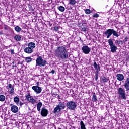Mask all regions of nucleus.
I'll use <instances>...</instances> for the list:
<instances>
[{
  "instance_id": "obj_23",
  "label": "nucleus",
  "mask_w": 129,
  "mask_h": 129,
  "mask_svg": "<svg viewBox=\"0 0 129 129\" xmlns=\"http://www.w3.org/2000/svg\"><path fill=\"white\" fill-rule=\"evenodd\" d=\"M15 31L17 32V33H20L21 31H22V28L20 27V26H17L14 28Z\"/></svg>"
},
{
  "instance_id": "obj_17",
  "label": "nucleus",
  "mask_w": 129,
  "mask_h": 129,
  "mask_svg": "<svg viewBox=\"0 0 129 129\" xmlns=\"http://www.w3.org/2000/svg\"><path fill=\"white\" fill-rule=\"evenodd\" d=\"M28 47H29L31 50H34L36 47V44L34 42H30L27 45Z\"/></svg>"
},
{
  "instance_id": "obj_21",
  "label": "nucleus",
  "mask_w": 129,
  "mask_h": 129,
  "mask_svg": "<svg viewBox=\"0 0 129 129\" xmlns=\"http://www.w3.org/2000/svg\"><path fill=\"white\" fill-rule=\"evenodd\" d=\"M94 67L95 69V70H97L99 69V71H100V67L99 65H97V63H96V62H94Z\"/></svg>"
},
{
  "instance_id": "obj_12",
  "label": "nucleus",
  "mask_w": 129,
  "mask_h": 129,
  "mask_svg": "<svg viewBox=\"0 0 129 129\" xmlns=\"http://www.w3.org/2000/svg\"><path fill=\"white\" fill-rule=\"evenodd\" d=\"M32 89L37 94H40V93L42 92V88L38 87V86H32Z\"/></svg>"
},
{
  "instance_id": "obj_36",
  "label": "nucleus",
  "mask_w": 129,
  "mask_h": 129,
  "mask_svg": "<svg viewBox=\"0 0 129 129\" xmlns=\"http://www.w3.org/2000/svg\"><path fill=\"white\" fill-rule=\"evenodd\" d=\"M10 53H11V54H15V51H14V49H11Z\"/></svg>"
},
{
  "instance_id": "obj_37",
  "label": "nucleus",
  "mask_w": 129,
  "mask_h": 129,
  "mask_svg": "<svg viewBox=\"0 0 129 129\" xmlns=\"http://www.w3.org/2000/svg\"><path fill=\"white\" fill-rule=\"evenodd\" d=\"M95 75H98V73L99 72V69L96 70Z\"/></svg>"
},
{
  "instance_id": "obj_26",
  "label": "nucleus",
  "mask_w": 129,
  "mask_h": 129,
  "mask_svg": "<svg viewBox=\"0 0 129 129\" xmlns=\"http://www.w3.org/2000/svg\"><path fill=\"white\" fill-rule=\"evenodd\" d=\"M108 80H109L108 78H106L105 77H103L102 78V81H103V82H104V83L108 82Z\"/></svg>"
},
{
  "instance_id": "obj_11",
  "label": "nucleus",
  "mask_w": 129,
  "mask_h": 129,
  "mask_svg": "<svg viewBox=\"0 0 129 129\" xmlns=\"http://www.w3.org/2000/svg\"><path fill=\"white\" fill-rule=\"evenodd\" d=\"M7 89L9 91V93L11 95H13V94H15V87L13 85H12L11 84H9L7 86Z\"/></svg>"
},
{
  "instance_id": "obj_5",
  "label": "nucleus",
  "mask_w": 129,
  "mask_h": 129,
  "mask_svg": "<svg viewBox=\"0 0 129 129\" xmlns=\"http://www.w3.org/2000/svg\"><path fill=\"white\" fill-rule=\"evenodd\" d=\"M65 107H66V106L63 103L59 102L58 105L54 109L53 113L56 114L60 112V111L64 109Z\"/></svg>"
},
{
  "instance_id": "obj_39",
  "label": "nucleus",
  "mask_w": 129,
  "mask_h": 129,
  "mask_svg": "<svg viewBox=\"0 0 129 129\" xmlns=\"http://www.w3.org/2000/svg\"><path fill=\"white\" fill-rule=\"evenodd\" d=\"M127 41H128V38H127V37H126L124 40V42H127Z\"/></svg>"
},
{
  "instance_id": "obj_46",
  "label": "nucleus",
  "mask_w": 129,
  "mask_h": 129,
  "mask_svg": "<svg viewBox=\"0 0 129 129\" xmlns=\"http://www.w3.org/2000/svg\"><path fill=\"white\" fill-rule=\"evenodd\" d=\"M119 42H121V40H120Z\"/></svg>"
},
{
  "instance_id": "obj_34",
  "label": "nucleus",
  "mask_w": 129,
  "mask_h": 129,
  "mask_svg": "<svg viewBox=\"0 0 129 129\" xmlns=\"http://www.w3.org/2000/svg\"><path fill=\"white\" fill-rule=\"evenodd\" d=\"M54 31H55V32H58V31H59V28L57 26L54 27Z\"/></svg>"
},
{
  "instance_id": "obj_20",
  "label": "nucleus",
  "mask_w": 129,
  "mask_h": 129,
  "mask_svg": "<svg viewBox=\"0 0 129 129\" xmlns=\"http://www.w3.org/2000/svg\"><path fill=\"white\" fill-rule=\"evenodd\" d=\"M13 100L17 105H20V98L18 96L15 97Z\"/></svg>"
},
{
  "instance_id": "obj_29",
  "label": "nucleus",
  "mask_w": 129,
  "mask_h": 129,
  "mask_svg": "<svg viewBox=\"0 0 129 129\" xmlns=\"http://www.w3.org/2000/svg\"><path fill=\"white\" fill-rule=\"evenodd\" d=\"M58 10L60 12H64V11H65V8H64V7L63 6H60V7H59Z\"/></svg>"
},
{
  "instance_id": "obj_8",
  "label": "nucleus",
  "mask_w": 129,
  "mask_h": 129,
  "mask_svg": "<svg viewBox=\"0 0 129 129\" xmlns=\"http://www.w3.org/2000/svg\"><path fill=\"white\" fill-rule=\"evenodd\" d=\"M25 97L27 100H28L29 102L32 103V104H35V103H37V101L31 96V93H27Z\"/></svg>"
},
{
  "instance_id": "obj_24",
  "label": "nucleus",
  "mask_w": 129,
  "mask_h": 129,
  "mask_svg": "<svg viewBox=\"0 0 129 129\" xmlns=\"http://www.w3.org/2000/svg\"><path fill=\"white\" fill-rule=\"evenodd\" d=\"M6 100V96L4 95H0V101L4 102Z\"/></svg>"
},
{
  "instance_id": "obj_27",
  "label": "nucleus",
  "mask_w": 129,
  "mask_h": 129,
  "mask_svg": "<svg viewBox=\"0 0 129 129\" xmlns=\"http://www.w3.org/2000/svg\"><path fill=\"white\" fill-rule=\"evenodd\" d=\"M80 125H81V129H86V127H85V125L84 124V123L83 121L80 122Z\"/></svg>"
},
{
  "instance_id": "obj_22",
  "label": "nucleus",
  "mask_w": 129,
  "mask_h": 129,
  "mask_svg": "<svg viewBox=\"0 0 129 129\" xmlns=\"http://www.w3.org/2000/svg\"><path fill=\"white\" fill-rule=\"evenodd\" d=\"M42 105H43V104H42L41 102H39L37 104V109L38 111H40L41 110V107H42Z\"/></svg>"
},
{
  "instance_id": "obj_10",
  "label": "nucleus",
  "mask_w": 129,
  "mask_h": 129,
  "mask_svg": "<svg viewBox=\"0 0 129 129\" xmlns=\"http://www.w3.org/2000/svg\"><path fill=\"white\" fill-rule=\"evenodd\" d=\"M82 50L84 54H86V55H88L90 53V51H91V49L88 46L85 45L82 47Z\"/></svg>"
},
{
  "instance_id": "obj_14",
  "label": "nucleus",
  "mask_w": 129,
  "mask_h": 129,
  "mask_svg": "<svg viewBox=\"0 0 129 129\" xmlns=\"http://www.w3.org/2000/svg\"><path fill=\"white\" fill-rule=\"evenodd\" d=\"M11 110L14 113H17L19 111V108L16 105H12L11 107Z\"/></svg>"
},
{
  "instance_id": "obj_42",
  "label": "nucleus",
  "mask_w": 129,
  "mask_h": 129,
  "mask_svg": "<svg viewBox=\"0 0 129 129\" xmlns=\"http://www.w3.org/2000/svg\"><path fill=\"white\" fill-rule=\"evenodd\" d=\"M115 44H117L118 45H119V43L118 40H116V41H115Z\"/></svg>"
},
{
  "instance_id": "obj_45",
  "label": "nucleus",
  "mask_w": 129,
  "mask_h": 129,
  "mask_svg": "<svg viewBox=\"0 0 129 129\" xmlns=\"http://www.w3.org/2000/svg\"><path fill=\"white\" fill-rule=\"evenodd\" d=\"M37 85H39V82H37Z\"/></svg>"
},
{
  "instance_id": "obj_1",
  "label": "nucleus",
  "mask_w": 129,
  "mask_h": 129,
  "mask_svg": "<svg viewBox=\"0 0 129 129\" xmlns=\"http://www.w3.org/2000/svg\"><path fill=\"white\" fill-rule=\"evenodd\" d=\"M55 56L58 58V59H67L68 58V53L66 48L63 46H60L58 47L55 50Z\"/></svg>"
},
{
  "instance_id": "obj_28",
  "label": "nucleus",
  "mask_w": 129,
  "mask_h": 129,
  "mask_svg": "<svg viewBox=\"0 0 129 129\" xmlns=\"http://www.w3.org/2000/svg\"><path fill=\"white\" fill-rule=\"evenodd\" d=\"M69 3L72 6H74L76 4V1L75 0H69Z\"/></svg>"
},
{
  "instance_id": "obj_31",
  "label": "nucleus",
  "mask_w": 129,
  "mask_h": 129,
  "mask_svg": "<svg viewBox=\"0 0 129 129\" xmlns=\"http://www.w3.org/2000/svg\"><path fill=\"white\" fill-rule=\"evenodd\" d=\"M85 12L86 14H87V15H89V14H90V13H91V11H90V10H89V9H86L85 10Z\"/></svg>"
},
{
  "instance_id": "obj_38",
  "label": "nucleus",
  "mask_w": 129,
  "mask_h": 129,
  "mask_svg": "<svg viewBox=\"0 0 129 129\" xmlns=\"http://www.w3.org/2000/svg\"><path fill=\"white\" fill-rule=\"evenodd\" d=\"M55 97H56V98H58V99H61V97L58 94L56 95Z\"/></svg>"
},
{
  "instance_id": "obj_19",
  "label": "nucleus",
  "mask_w": 129,
  "mask_h": 129,
  "mask_svg": "<svg viewBox=\"0 0 129 129\" xmlns=\"http://www.w3.org/2000/svg\"><path fill=\"white\" fill-rule=\"evenodd\" d=\"M24 52L27 54H31L33 53V50L29 47H28L24 49Z\"/></svg>"
},
{
  "instance_id": "obj_13",
  "label": "nucleus",
  "mask_w": 129,
  "mask_h": 129,
  "mask_svg": "<svg viewBox=\"0 0 129 129\" xmlns=\"http://www.w3.org/2000/svg\"><path fill=\"white\" fill-rule=\"evenodd\" d=\"M48 110L45 108H43L41 109V115L43 117H46L48 115Z\"/></svg>"
},
{
  "instance_id": "obj_9",
  "label": "nucleus",
  "mask_w": 129,
  "mask_h": 129,
  "mask_svg": "<svg viewBox=\"0 0 129 129\" xmlns=\"http://www.w3.org/2000/svg\"><path fill=\"white\" fill-rule=\"evenodd\" d=\"M25 97L27 100H28L29 102L32 103V104H35V103H37V101L31 96V93H27Z\"/></svg>"
},
{
  "instance_id": "obj_33",
  "label": "nucleus",
  "mask_w": 129,
  "mask_h": 129,
  "mask_svg": "<svg viewBox=\"0 0 129 129\" xmlns=\"http://www.w3.org/2000/svg\"><path fill=\"white\" fill-rule=\"evenodd\" d=\"M82 32H86L87 31V28L86 27L82 28Z\"/></svg>"
},
{
  "instance_id": "obj_7",
  "label": "nucleus",
  "mask_w": 129,
  "mask_h": 129,
  "mask_svg": "<svg viewBox=\"0 0 129 129\" xmlns=\"http://www.w3.org/2000/svg\"><path fill=\"white\" fill-rule=\"evenodd\" d=\"M76 106H77V105L74 101H70L67 103V107L70 110H74L76 108Z\"/></svg>"
},
{
  "instance_id": "obj_44",
  "label": "nucleus",
  "mask_w": 129,
  "mask_h": 129,
  "mask_svg": "<svg viewBox=\"0 0 129 129\" xmlns=\"http://www.w3.org/2000/svg\"><path fill=\"white\" fill-rule=\"evenodd\" d=\"M0 35H4V33L3 32V31H0Z\"/></svg>"
},
{
  "instance_id": "obj_32",
  "label": "nucleus",
  "mask_w": 129,
  "mask_h": 129,
  "mask_svg": "<svg viewBox=\"0 0 129 129\" xmlns=\"http://www.w3.org/2000/svg\"><path fill=\"white\" fill-rule=\"evenodd\" d=\"M4 29L5 30H9L10 29V27L7 25H4Z\"/></svg>"
},
{
  "instance_id": "obj_43",
  "label": "nucleus",
  "mask_w": 129,
  "mask_h": 129,
  "mask_svg": "<svg viewBox=\"0 0 129 129\" xmlns=\"http://www.w3.org/2000/svg\"><path fill=\"white\" fill-rule=\"evenodd\" d=\"M24 105V103H22V102H20V105H20V106H22V105Z\"/></svg>"
},
{
  "instance_id": "obj_40",
  "label": "nucleus",
  "mask_w": 129,
  "mask_h": 129,
  "mask_svg": "<svg viewBox=\"0 0 129 129\" xmlns=\"http://www.w3.org/2000/svg\"><path fill=\"white\" fill-rule=\"evenodd\" d=\"M97 79H98V75H95V80L97 81Z\"/></svg>"
},
{
  "instance_id": "obj_4",
  "label": "nucleus",
  "mask_w": 129,
  "mask_h": 129,
  "mask_svg": "<svg viewBox=\"0 0 129 129\" xmlns=\"http://www.w3.org/2000/svg\"><path fill=\"white\" fill-rule=\"evenodd\" d=\"M117 93L119 96V98L120 99L123 100H126V93L125 92V89L123 88H118L117 89Z\"/></svg>"
},
{
  "instance_id": "obj_15",
  "label": "nucleus",
  "mask_w": 129,
  "mask_h": 129,
  "mask_svg": "<svg viewBox=\"0 0 129 129\" xmlns=\"http://www.w3.org/2000/svg\"><path fill=\"white\" fill-rule=\"evenodd\" d=\"M124 86L126 89V91H129V78H127L125 81Z\"/></svg>"
},
{
  "instance_id": "obj_25",
  "label": "nucleus",
  "mask_w": 129,
  "mask_h": 129,
  "mask_svg": "<svg viewBox=\"0 0 129 129\" xmlns=\"http://www.w3.org/2000/svg\"><path fill=\"white\" fill-rule=\"evenodd\" d=\"M25 61L27 63H30V62H32V61H33V59L31 58V57H27L25 58Z\"/></svg>"
},
{
  "instance_id": "obj_35",
  "label": "nucleus",
  "mask_w": 129,
  "mask_h": 129,
  "mask_svg": "<svg viewBox=\"0 0 129 129\" xmlns=\"http://www.w3.org/2000/svg\"><path fill=\"white\" fill-rule=\"evenodd\" d=\"M93 17L94 18H98V17H99V15L97 14H96L93 15Z\"/></svg>"
},
{
  "instance_id": "obj_2",
  "label": "nucleus",
  "mask_w": 129,
  "mask_h": 129,
  "mask_svg": "<svg viewBox=\"0 0 129 129\" xmlns=\"http://www.w3.org/2000/svg\"><path fill=\"white\" fill-rule=\"evenodd\" d=\"M105 36L106 37L107 39H108L113 34V36H115L117 38L119 37V35H118V32L114 30L113 29H109L106 30L104 33Z\"/></svg>"
},
{
  "instance_id": "obj_3",
  "label": "nucleus",
  "mask_w": 129,
  "mask_h": 129,
  "mask_svg": "<svg viewBox=\"0 0 129 129\" xmlns=\"http://www.w3.org/2000/svg\"><path fill=\"white\" fill-rule=\"evenodd\" d=\"M36 62V67H37V66H39V67H45V66L47 65V60L43 59V57L41 56L37 57Z\"/></svg>"
},
{
  "instance_id": "obj_30",
  "label": "nucleus",
  "mask_w": 129,
  "mask_h": 129,
  "mask_svg": "<svg viewBox=\"0 0 129 129\" xmlns=\"http://www.w3.org/2000/svg\"><path fill=\"white\" fill-rule=\"evenodd\" d=\"M92 101H97V98H96V95H95V94L93 95Z\"/></svg>"
},
{
  "instance_id": "obj_6",
  "label": "nucleus",
  "mask_w": 129,
  "mask_h": 129,
  "mask_svg": "<svg viewBox=\"0 0 129 129\" xmlns=\"http://www.w3.org/2000/svg\"><path fill=\"white\" fill-rule=\"evenodd\" d=\"M108 42L110 47L111 52L112 53H115L117 50V47L115 46V44H113V40H112V39H109Z\"/></svg>"
},
{
  "instance_id": "obj_16",
  "label": "nucleus",
  "mask_w": 129,
  "mask_h": 129,
  "mask_svg": "<svg viewBox=\"0 0 129 129\" xmlns=\"http://www.w3.org/2000/svg\"><path fill=\"white\" fill-rule=\"evenodd\" d=\"M116 78L119 81H122L124 79V76L122 74H118L116 75Z\"/></svg>"
},
{
  "instance_id": "obj_47",
  "label": "nucleus",
  "mask_w": 129,
  "mask_h": 129,
  "mask_svg": "<svg viewBox=\"0 0 129 129\" xmlns=\"http://www.w3.org/2000/svg\"><path fill=\"white\" fill-rule=\"evenodd\" d=\"M58 129H61V128H58Z\"/></svg>"
},
{
  "instance_id": "obj_41",
  "label": "nucleus",
  "mask_w": 129,
  "mask_h": 129,
  "mask_svg": "<svg viewBox=\"0 0 129 129\" xmlns=\"http://www.w3.org/2000/svg\"><path fill=\"white\" fill-rule=\"evenodd\" d=\"M51 73H52V74H55V70H52Z\"/></svg>"
},
{
  "instance_id": "obj_18",
  "label": "nucleus",
  "mask_w": 129,
  "mask_h": 129,
  "mask_svg": "<svg viewBox=\"0 0 129 129\" xmlns=\"http://www.w3.org/2000/svg\"><path fill=\"white\" fill-rule=\"evenodd\" d=\"M14 39L17 42H21L22 41V36L18 34L14 36Z\"/></svg>"
}]
</instances>
